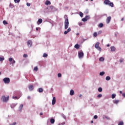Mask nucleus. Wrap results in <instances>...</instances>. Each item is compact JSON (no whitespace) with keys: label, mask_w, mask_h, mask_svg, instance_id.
<instances>
[{"label":"nucleus","mask_w":125,"mask_h":125,"mask_svg":"<svg viewBox=\"0 0 125 125\" xmlns=\"http://www.w3.org/2000/svg\"><path fill=\"white\" fill-rule=\"evenodd\" d=\"M97 118H98V116H97V115H95V116H94V119H97Z\"/></svg>","instance_id":"nucleus-45"},{"label":"nucleus","mask_w":125,"mask_h":125,"mask_svg":"<svg viewBox=\"0 0 125 125\" xmlns=\"http://www.w3.org/2000/svg\"><path fill=\"white\" fill-rule=\"evenodd\" d=\"M91 124H93V121H91Z\"/></svg>","instance_id":"nucleus-57"},{"label":"nucleus","mask_w":125,"mask_h":125,"mask_svg":"<svg viewBox=\"0 0 125 125\" xmlns=\"http://www.w3.org/2000/svg\"><path fill=\"white\" fill-rule=\"evenodd\" d=\"M87 19L85 18H84L82 19V21H83V22H86V21H87Z\"/></svg>","instance_id":"nucleus-32"},{"label":"nucleus","mask_w":125,"mask_h":125,"mask_svg":"<svg viewBox=\"0 0 125 125\" xmlns=\"http://www.w3.org/2000/svg\"><path fill=\"white\" fill-rule=\"evenodd\" d=\"M123 97H125V93L122 94Z\"/></svg>","instance_id":"nucleus-49"},{"label":"nucleus","mask_w":125,"mask_h":125,"mask_svg":"<svg viewBox=\"0 0 125 125\" xmlns=\"http://www.w3.org/2000/svg\"><path fill=\"white\" fill-rule=\"evenodd\" d=\"M37 23L38 25H40V24H42V19H39Z\"/></svg>","instance_id":"nucleus-10"},{"label":"nucleus","mask_w":125,"mask_h":125,"mask_svg":"<svg viewBox=\"0 0 125 125\" xmlns=\"http://www.w3.org/2000/svg\"><path fill=\"white\" fill-rule=\"evenodd\" d=\"M34 71H38V66H36L35 67H34Z\"/></svg>","instance_id":"nucleus-37"},{"label":"nucleus","mask_w":125,"mask_h":125,"mask_svg":"<svg viewBox=\"0 0 125 125\" xmlns=\"http://www.w3.org/2000/svg\"><path fill=\"white\" fill-rule=\"evenodd\" d=\"M75 94V92L74 91V90L71 89L70 91V95H74Z\"/></svg>","instance_id":"nucleus-16"},{"label":"nucleus","mask_w":125,"mask_h":125,"mask_svg":"<svg viewBox=\"0 0 125 125\" xmlns=\"http://www.w3.org/2000/svg\"><path fill=\"white\" fill-rule=\"evenodd\" d=\"M75 48H76V49H79L80 48V45L79 44H76L74 46Z\"/></svg>","instance_id":"nucleus-17"},{"label":"nucleus","mask_w":125,"mask_h":125,"mask_svg":"<svg viewBox=\"0 0 125 125\" xmlns=\"http://www.w3.org/2000/svg\"><path fill=\"white\" fill-rule=\"evenodd\" d=\"M79 35H80V33H77V36H79Z\"/></svg>","instance_id":"nucleus-59"},{"label":"nucleus","mask_w":125,"mask_h":125,"mask_svg":"<svg viewBox=\"0 0 125 125\" xmlns=\"http://www.w3.org/2000/svg\"><path fill=\"white\" fill-rule=\"evenodd\" d=\"M91 1H92L93 0H90Z\"/></svg>","instance_id":"nucleus-61"},{"label":"nucleus","mask_w":125,"mask_h":125,"mask_svg":"<svg viewBox=\"0 0 125 125\" xmlns=\"http://www.w3.org/2000/svg\"><path fill=\"white\" fill-rule=\"evenodd\" d=\"M118 125H124V122L123 121L119 122Z\"/></svg>","instance_id":"nucleus-25"},{"label":"nucleus","mask_w":125,"mask_h":125,"mask_svg":"<svg viewBox=\"0 0 125 125\" xmlns=\"http://www.w3.org/2000/svg\"><path fill=\"white\" fill-rule=\"evenodd\" d=\"M16 125V122H14L13 124H10V125Z\"/></svg>","instance_id":"nucleus-47"},{"label":"nucleus","mask_w":125,"mask_h":125,"mask_svg":"<svg viewBox=\"0 0 125 125\" xmlns=\"http://www.w3.org/2000/svg\"><path fill=\"white\" fill-rule=\"evenodd\" d=\"M15 2L17 3V2H20V0H14Z\"/></svg>","instance_id":"nucleus-41"},{"label":"nucleus","mask_w":125,"mask_h":125,"mask_svg":"<svg viewBox=\"0 0 125 125\" xmlns=\"http://www.w3.org/2000/svg\"><path fill=\"white\" fill-rule=\"evenodd\" d=\"M55 120H54V119L51 118L50 119V123L51 124H53L54 123H55Z\"/></svg>","instance_id":"nucleus-20"},{"label":"nucleus","mask_w":125,"mask_h":125,"mask_svg":"<svg viewBox=\"0 0 125 125\" xmlns=\"http://www.w3.org/2000/svg\"><path fill=\"white\" fill-rule=\"evenodd\" d=\"M105 80L106 81H110V80H111V77H110V76H107L106 78H105Z\"/></svg>","instance_id":"nucleus-23"},{"label":"nucleus","mask_w":125,"mask_h":125,"mask_svg":"<svg viewBox=\"0 0 125 125\" xmlns=\"http://www.w3.org/2000/svg\"><path fill=\"white\" fill-rule=\"evenodd\" d=\"M105 74V72H101L100 73V76H104Z\"/></svg>","instance_id":"nucleus-27"},{"label":"nucleus","mask_w":125,"mask_h":125,"mask_svg":"<svg viewBox=\"0 0 125 125\" xmlns=\"http://www.w3.org/2000/svg\"><path fill=\"white\" fill-rule=\"evenodd\" d=\"M115 97H116V94H112L111 95V98L112 99H114V98H115Z\"/></svg>","instance_id":"nucleus-24"},{"label":"nucleus","mask_w":125,"mask_h":125,"mask_svg":"<svg viewBox=\"0 0 125 125\" xmlns=\"http://www.w3.org/2000/svg\"><path fill=\"white\" fill-rule=\"evenodd\" d=\"M43 57H47V54L46 53H44L43 54Z\"/></svg>","instance_id":"nucleus-33"},{"label":"nucleus","mask_w":125,"mask_h":125,"mask_svg":"<svg viewBox=\"0 0 125 125\" xmlns=\"http://www.w3.org/2000/svg\"><path fill=\"white\" fill-rule=\"evenodd\" d=\"M104 58H103V57H101V58L99 59L100 61H104Z\"/></svg>","instance_id":"nucleus-29"},{"label":"nucleus","mask_w":125,"mask_h":125,"mask_svg":"<svg viewBox=\"0 0 125 125\" xmlns=\"http://www.w3.org/2000/svg\"><path fill=\"white\" fill-rule=\"evenodd\" d=\"M121 20L122 21H124V20H125V18H123Z\"/></svg>","instance_id":"nucleus-53"},{"label":"nucleus","mask_w":125,"mask_h":125,"mask_svg":"<svg viewBox=\"0 0 125 125\" xmlns=\"http://www.w3.org/2000/svg\"><path fill=\"white\" fill-rule=\"evenodd\" d=\"M53 8H54L53 6H50L51 9H53Z\"/></svg>","instance_id":"nucleus-51"},{"label":"nucleus","mask_w":125,"mask_h":125,"mask_svg":"<svg viewBox=\"0 0 125 125\" xmlns=\"http://www.w3.org/2000/svg\"><path fill=\"white\" fill-rule=\"evenodd\" d=\"M111 51L112 52L114 51H116V47L115 46H111L110 47Z\"/></svg>","instance_id":"nucleus-12"},{"label":"nucleus","mask_w":125,"mask_h":125,"mask_svg":"<svg viewBox=\"0 0 125 125\" xmlns=\"http://www.w3.org/2000/svg\"><path fill=\"white\" fill-rule=\"evenodd\" d=\"M3 60H4V58L0 57V61H3Z\"/></svg>","instance_id":"nucleus-39"},{"label":"nucleus","mask_w":125,"mask_h":125,"mask_svg":"<svg viewBox=\"0 0 125 125\" xmlns=\"http://www.w3.org/2000/svg\"><path fill=\"white\" fill-rule=\"evenodd\" d=\"M82 94L79 95V97H82Z\"/></svg>","instance_id":"nucleus-58"},{"label":"nucleus","mask_w":125,"mask_h":125,"mask_svg":"<svg viewBox=\"0 0 125 125\" xmlns=\"http://www.w3.org/2000/svg\"><path fill=\"white\" fill-rule=\"evenodd\" d=\"M43 92V89L42 88H39V92Z\"/></svg>","instance_id":"nucleus-21"},{"label":"nucleus","mask_w":125,"mask_h":125,"mask_svg":"<svg viewBox=\"0 0 125 125\" xmlns=\"http://www.w3.org/2000/svg\"><path fill=\"white\" fill-rule=\"evenodd\" d=\"M69 32H71V29L70 28H69L68 29H67V31H64V35H67Z\"/></svg>","instance_id":"nucleus-14"},{"label":"nucleus","mask_w":125,"mask_h":125,"mask_svg":"<svg viewBox=\"0 0 125 125\" xmlns=\"http://www.w3.org/2000/svg\"><path fill=\"white\" fill-rule=\"evenodd\" d=\"M3 81L4 83H10V79L9 78H5L3 79Z\"/></svg>","instance_id":"nucleus-4"},{"label":"nucleus","mask_w":125,"mask_h":125,"mask_svg":"<svg viewBox=\"0 0 125 125\" xmlns=\"http://www.w3.org/2000/svg\"><path fill=\"white\" fill-rule=\"evenodd\" d=\"M58 78H61V77H62V75H61V73L58 74Z\"/></svg>","instance_id":"nucleus-34"},{"label":"nucleus","mask_w":125,"mask_h":125,"mask_svg":"<svg viewBox=\"0 0 125 125\" xmlns=\"http://www.w3.org/2000/svg\"><path fill=\"white\" fill-rule=\"evenodd\" d=\"M80 16L81 17H83V14L82 12H80Z\"/></svg>","instance_id":"nucleus-31"},{"label":"nucleus","mask_w":125,"mask_h":125,"mask_svg":"<svg viewBox=\"0 0 125 125\" xmlns=\"http://www.w3.org/2000/svg\"><path fill=\"white\" fill-rule=\"evenodd\" d=\"M100 44V43H99V42H97L96 44L95 45V48L98 49V50H99V51H101V50H102V49L99 46Z\"/></svg>","instance_id":"nucleus-3"},{"label":"nucleus","mask_w":125,"mask_h":125,"mask_svg":"<svg viewBox=\"0 0 125 125\" xmlns=\"http://www.w3.org/2000/svg\"><path fill=\"white\" fill-rule=\"evenodd\" d=\"M97 97L98 98H100V97H102V94H99L98 96H97Z\"/></svg>","instance_id":"nucleus-36"},{"label":"nucleus","mask_w":125,"mask_h":125,"mask_svg":"<svg viewBox=\"0 0 125 125\" xmlns=\"http://www.w3.org/2000/svg\"><path fill=\"white\" fill-rule=\"evenodd\" d=\"M0 74H1V72H0Z\"/></svg>","instance_id":"nucleus-62"},{"label":"nucleus","mask_w":125,"mask_h":125,"mask_svg":"<svg viewBox=\"0 0 125 125\" xmlns=\"http://www.w3.org/2000/svg\"><path fill=\"white\" fill-rule=\"evenodd\" d=\"M120 93L121 94H123V92H122V91H120Z\"/></svg>","instance_id":"nucleus-54"},{"label":"nucleus","mask_w":125,"mask_h":125,"mask_svg":"<svg viewBox=\"0 0 125 125\" xmlns=\"http://www.w3.org/2000/svg\"><path fill=\"white\" fill-rule=\"evenodd\" d=\"M103 26H104L103 23H101L99 24V28H102V27H103Z\"/></svg>","instance_id":"nucleus-26"},{"label":"nucleus","mask_w":125,"mask_h":125,"mask_svg":"<svg viewBox=\"0 0 125 125\" xmlns=\"http://www.w3.org/2000/svg\"><path fill=\"white\" fill-rule=\"evenodd\" d=\"M56 103V99L55 97H54L53 98V100H52V105H54V104H55Z\"/></svg>","instance_id":"nucleus-8"},{"label":"nucleus","mask_w":125,"mask_h":125,"mask_svg":"<svg viewBox=\"0 0 125 125\" xmlns=\"http://www.w3.org/2000/svg\"><path fill=\"white\" fill-rule=\"evenodd\" d=\"M105 118L107 119V120H110V118L109 117H108V116H105Z\"/></svg>","instance_id":"nucleus-46"},{"label":"nucleus","mask_w":125,"mask_h":125,"mask_svg":"<svg viewBox=\"0 0 125 125\" xmlns=\"http://www.w3.org/2000/svg\"><path fill=\"white\" fill-rule=\"evenodd\" d=\"M29 90H33L34 89V86L33 85H29L28 86Z\"/></svg>","instance_id":"nucleus-13"},{"label":"nucleus","mask_w":125,"mask_h":125,"mask_svg":"<svg viewBox=\"0 0 125 125\" xmlns=\"http://www.w3.org/2000/svg\"><path fill=\"white\" fill-rule=\"evenodd\" d=\"M85 18L87 19V20H88V19H89V16H86Z\"/></svg>","instance_id":"nucleus-40"},{"label":"nucleus","mask_w":125,"mask_h":125,"mask_svg":"<svg viewBox=\"0 0 125 125\" xmlns=\"http://www.w3.org/2000/svg\"><path fill=\"white\" fill-rule=\"evenodd\" d=\"M106 46H107V47H109V46H110V45L109 44H108Z\"/></svg>","instance_id":"nucleus-55"},{"label":"nucleus","mask_w":125,"mask_h":125,"mask_svg":"<svg viewBox=\"0 0 125 125\" xmlns=\"http://www.w3.org/2000/svg\"><path fill=\"white\" fill-rule=\"evenodd\" d=\"M83 52L81 51V52H79L78 53V56L79 57V58H83Z\"/></svg>","instance_id":"nucleus-5"},{"label":"nucleus","mask_w":125,"mask_h":125,"mask_svg":"<svg viewBox=\"0 0 125 125\" xmlns=\"http://www.w3.org/2000/svg\"><path fill=\"white\" fill-rule=\"evenodd\" d=\"M23 56V57H24V58H26L28 57V55L24 54Z\"/></svg>","instance_id":"nucleus-38"},{"label":"nucleus","mask_w":125,"mask_h":125,"mask_svg":"<svg viewBox=\"0 0 125 125\" xmlns=\"http://www.w3.org/2000/svg\"><path fill=\"white\" fill-rule=\"evenodd\" d=\"M110 0H105L104 2V3L105 4V5H107V4H109V3L110 2Z\"/></svg>","instance_id":"nucleus-9"},{"label":"nucleus","mask_w":125,"mask_h":125,"mask_svg":"<svg viewBox=\"0 0 125 125\" xmlns=\"http://www.w3.org/2000/svg\"><path fill=\"white\" fill-rule=\"evenodd\" d=\"M119 102L120 101L119 100H115L113 101V103H114V104H118Z\"/></svg>","instance_id":"nucleus-18"},{"label":"nucleus","mask_w":125,"mask_h":125,"mask_svg":"<svg viewBox=\"0 0 125 125\" xmlns=\"http://www.w3.org/2000/svg\"><path fill=\"white\" fill-rule=\"evenodd\" d=\"M111 19H112V17L111 16H109L107 18L106 22L107 24H109L110 23V21H111Z\"/></svg>","instance_id":"nucleus-7"},{"label":"nucleus","mask_w":125,"mask_h":125,"mask_svg":"<svg viewBox=\"0 0 125 125\" xmlns=\"http://www.w3.org/2000/svg\"><path fill=\"white\" fill-rule=\"evenodd\" d=\"M3 24H4V25H7V24L8 23H7V21H3Z\"/></svg>","instance_id":"nucleus-28"},{"label":"nucleus","mask_w":125,"mask_h":125,"mask_svg":"<svg viewBox=\"0 0 125 125\" xmlns=\"http://www.w3.org/2000/svg\"><path fill=\"white\" fill-rule=\"evenodd\" d=\"M15 99H17V97H15Z\"/></svg>","instance_id":"nucleus-60"},{"label":"nucleus","mask_w":125,"mask_h":125,"mask_svg":"<svg viewBox=\"0 0 125 125\" xmlns=\"http://www.w3.org/2000/svg\"><path fill=\"white\" fill-rule=\"evenodd\" d=\"M43 115V113L42 112L40 113V115L42 116Z\"/></svg>","instance_id":"nucleus-52"},{"label":"nucleus","mask_w":125,"mask_h":125,"mask_svg":"<svg viewBox=\"0 0 125 125\" xmlns=\"http://www.w3.org/2000/svg\"><path fill=\"white\" fill-rule=\"evenodd\" d=\"M85 0L87 1V0Z\"/></svg>","instance_id":"nucleus-63"},{"label":"nucleus","mask_w":125,"mask_h":125,"mask_svg":"<svg viewBox=\"0 0 125 125\" xmlns=\"http://www.w3.org/2000/svg\"><path fill=\"white\" fill-rule=\"evenodd\" d=\"M32 41L31 40H28L27 41V45L29 47H31L32 46Z\"/></svg>","instance_id":"nucleus-6"},{"label":"nucleus","mask_w":125,"mask_h":125,"mask_svg":"<svg viewBox=\"0 0 125 125\" xmlns=\"http://www.w3.org/2000/svg\"><path fill=\"white\" fill-rule=\"evenodd\" d=\"M24 105L23 104H21V105L19 107L20 111H22V109Z\"/></svg>","instance_id":"nucleus-19"},{"label":"nucleus","mask_w":125,"mask_h":125,"mask_svg":"<svg viewBox=\"0 0 125 125\" xmlns=\"http://www.w3.org/2000/svg\"><path fill=\"white\" fill-rule=\"evenodd\" d=\"M123 61H124V59H121L120 60V63H122V62H123Z\"/></svg>","instance_id":"nucleus-44"},{"label":"nucleus","mask_w":125,"mask_h":125,"mask_svg":"<svg viewBox=\"0 0 125 125\" xmlns=\"http://www.w3.org/2000/svg\"><path fill=\"white\" fill-rule=\"evenodd\" d=\"M13 60V59H12V58H10L9 59V62H12Z\"/></svg>","instance_id":"nucleus-35"},{"label":"nucleus","mask_w":125,"mask_h":125,"mask_svg":"<svg viewBox=\"0 0 125 125\" xmlns=\"http://www.w3.org/2000/svg\"><path fill=\"white\" fill-rule=\"evenodd\" d=\"M98 91H99V92H102V88L99 87V88H98Z\"/></svg>","instance_id":"nucleus-30"},{"label":"nucleus","mask_w":125,"mask_h":125,"mask_svg":"<svg viewBox=\"0 0 125 125\" xmlns=\"http://www.w3.org/2000/svg\"><path fill=\"white\" fill-rule=\"evenodd\" d=\"M98 35V34L97 32H94L93 34L94 38H96V37H97Z\"/></svg>","instance_id":"nucleus-22"},{"label":"nucleus","mask_w":125,"mask_h":125,"mask_svg":"<svg viewBox=\"0 0 125 125\" xmlns=\"http://www.w3.org/2000/svg\"><path fill=\"white\" fill-rule=\"evenodd\" d=\"M27 99L29 100L31 99V97L30 96H28Z\"/></svg>","instance_id":"nucleus-50"},{"label":"nucleus","mask_w":125,"mask_h":125,"mask_svg":"<svg viewBox=\"0 0 125 125\" xmlns=\"http://www.w3.org/2000/svg\"><path fill=\"white\" fill-rule=\"evenodd\" d=\"M36 31H39V28H38V27H36Z\"/></svg>","instance_id":"nucleus-56"},{"label":"nucleus","mask_w":125,"mask_h":125,"mask_svg":"<svg viewBox=\"0 0 125 125\" xmlns=\"http://www.w3.org/2000/svg\"><path fill=\"white\" fill-rule=\"evenodd\" d=\"M45 4H46V5H48V4H51V2H50L49 0H47L45 1Z\"/></svg>","instance_id":"nucleus-15"},{"label":"nucleus","mask_w":125,"mask_h":125,"mask_svg":"<svg viewBox=\"0 0 125 125\" xmlns=\"http://www.w3.org/2000/svg\"><path fill=\"white\" fill-rule=\"evenodd\" d=\"M64 29H66L69 27V20L68 19V16L65 15L64 16Z\"/></svg>","instance_id":"nucleus-1"},{"label":"nucleus","mask_w":125,"mask_h":125,"mask_svg":"<svg viewBox=\"0 0 125 125\" xmlns=\"http://www.w3.org/2000/svg\"><path fill=\"white\" fill-rule=\"evenodd\" d=\"M15 62H16L15 61L13 60L12 64H15Z\"/></svg>","instance_id":"nucleus-48"},{"label":"nucleus","mask_w":125,"mask_h":125,"mask_svg":"<svg viewBox=\"0 0 125 125\" xmlns=\"http://www.w3.org/2000/svg\"><path fill=\"white\" fill-rule=\"evenodd\" d=\"M26 5H27V6H31V3L27 2V3H26Z\"/></svg>","instance_id":"nucleus-42"},{"label":"nucleus","mask_w":125,"mask_h":125,"mask_svg":"<svg viewBox=\"0 0 125 125\" xmlns=\"http://www.w3.org/2000/svg\"><path fill=\"white\" fill-rule=\"evenodd\" d=\"M1 100L3 102H7L9 100V96L6 97L5 96H2L1 98Z\"/></svg>","instance_id":"nucleus-2"},{"label":"nucleus","mask_w":125,"mask_h":125,"mask_svg":"<svg viewBox=\"0 0 125 125\" xmlns=\"http://www.w3.org/2000/svg\"><path fill=\"white\" fill-rule=\"evenodd\" d=\"M102 34V31H100L98 32V35H100Z\"/></svg>","instance_id":"nucleus-43"},{"label":"nucleus","mask_w":125,"mask_h":125,"mask_svg":"<svg viewBox=\"0 0 125 125\" xmlns=\"http://www.w3.org/2000/svg\"><path fill=\"white\" fill-rule=\"evenodd\" d=\"M107 5H109V6H110L111 7H114V3L110 1Z\"/></svg>","instance_id":"nucleus-11"}]
</instances>
